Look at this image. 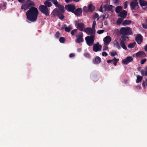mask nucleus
<instances>
[{
    "label": "nucleus",
    "instance_id": "obj_53",
    "mask_svg": "<svg viewBox=\"0 0 147 147\" xmlns=\"http://www.w3.org/2000/svg\"><path fill=\"white\" fill-rule=\"evenodd\" d=\"M99 15L97 13H96L94 15V17L95 18H97L98 17Z\"/></svg>",
    "mask_w": 147,
    "mask_h": 147
},
{
    "label": "nucleus",
    "instance_id": "obj_39",
    "mask_svg": "<svg viewBox=\"0 0 147 147\" xmlns=\"http://www.w3.org/2000/svg\"><path fill=\"white\" fill-rule=\"evenodd\" d=\"M113 63L114 65L115 66H116L117 62L119 61V59H117L115 57H114L113 59Z\"/></svg>",
    "mask_w": 147,
    "mask_h": 147
},
{
    "label": "nucleus",
    "instance_id": "obj_61",
    "mask_svg": "<svg viewBox=\"0 0 147 147\" xmlns=\"http://www.w3.org/2000/svg\"><path fill=\"white\" fill-rule=\"evenodd\" d=\"M108 49V47H105L103 49V50H107Z\"/></svg>",
    "mask_w": 147,
    "mask_h": 147
},
{
    "label": "nucleus",
    "instance_id": "obj_38",
    "mask_svg": "<svg viewBox=\"0 0 147 147\" xmlns=\"http://www.w3.org/2000/svg\"><path fill=\"white\" fill-rule=\"evenodd\" d=\"M59 41L61 43H64L65 41V39L63 37H61L59 38Z\"/></svg>",
    "mask_w": 147,
    "mask_h": 147
},
{
    "label": "nucleus",
    "instance_id": "obj_50",
    "mask_svg": "<svg viewBox=\"0 0 147 147\" xmlns=\"http://www.w3.org/2000/svg\"><path fill=\"white\" fill-rule=\"evenodd\" d=\"M117 53L116 52L113 51L111 53V55L112 57H114L116 55H117Z\"/></svg>",
    "mask_w": 147,
    "mask_h": 147
},
{
    "label": "nucleus",
    "instance_id": "obj_58",
    "mask_svg": "<svg viewBox=\"0 0 147 147\" xmlns=\"http://www.w3.org/2000/svg\"><path fill=\"white\" fill-rule=\"evenodd\" d=\"M72 0H65V1L67 3H69Z\"/></svg>",
    "mask_w": 147,
    "mask_h": 147
},
{
    "label": "nucleus",
    "instance_id": "obj_40",
    "mask_svg": "<svg viewBox=\"0 0 147 147\" xmlns=\"http://www.w3.org/2000/svg\"><path fill=\"white\" fill-rule=\"evenodd\" d=\"M84 56L88 58H90L91 57L90 55L88 53H85L84 54Z\"/></svg>",
    "mask_w": 147,
    "mask_h": 147
},
{
    "label": "nucleus",
    "instance_id": "obj_56",
    "mask_svg": "<svg viewBox=\"0 0 147 147\" xmlns=\"http://www.w3.org/2000/svg\"><path fill=\"white\" fill-rule=\"evenodd\" d=\"M99 11H100V12H102L103 11H102V6L100 7V8L99 9Z\"/></svg>",
    "mask_w": 147,
    "mask_h": 147
},
{
    "label": "nucleus",
    "instance_id": "obj_4",
    "mask_svg": "<svg viewBox=\"0 0 147 147\" xmlns=\"http://www.w3.org/2000/svg\"><path fill=\"white\" fill-rule=\"evenodd\" d=\"M38 9L41 12L44 14L46 16L49 15V9L45 5H40Z\"/></svg>",
    "mask_w": 147,
    "mask_h": 147
},
{
    "label": "nucleus",
    "instance_id": "obj_28",
    "mask_svg": "<svg viewBox=\"0 0 147 147\" xmlns=\"http://www.w3.org/2000/svg\"><path fill=\"white\" fill-rule=\"evenodd\" d=\"M29 8V6H28L27 3L21 6V9H24L26 10L28 9Z\"/></svg>",
    "mask_w": 147,
    "mask_h": 147
},
{
    "label": "nucleus",
    "instance_id": "obj_24",
    "mask_svg": "<svg viewBox=\"0 0 147 147\" xmlns=\"http://www.w3.org/2000/svg\"><path fill=\"white\" fill-rule=\"evenodd\" d=\"M121 40L120 42L125 43L126 40L128 39V37L126 36H121Z\"/></svg>",
    "mask_w": 147,
    "mask_h": 147
},
{
    "label": "nucleus",
    "instance_id": "obj_60",
    "mask_svg": "<svg viewBox=\"0 0 147 147\" xmlns=\"http://www.w3.org/2000/svg\"><path fill=\"white\" fill-rule=\"evenodd\" d=\"M144 49L146 51H147V44L144 47Z\"/></svg>",
    "mask_w": 147,
    "mask_h": 147
},
{
    "label": "nucleus",
    "instance_id": "obj_36",
    "mask_svg": "<svg viewBox=\"0 0 147 147\" xmlns=\"http://www.w3.org/2000/svg\"><path fill=\"white\" fill-rule=\"evenodd\" d=\"M59 18L61 20H62L64 18V16L63 14L61 13H60L59 14L58 16Z\"/></svg>",
    "mask_w": 147,
    "mask_h": 147
},
{
    "label": "nucleus",
    "instance_id": "obj_57",
    "mask_svg": "<svg viewBox=\"0 0 147 147\" xmlns=\"http://www.w3.org/2000/svg\"><path fill=\"white\" fill-rule=\"evenodd\" d=\"M3 6L4 7H5L7 5V3L6 2H3Z\"/></svg>",
    "mask_w": 147,
    "mask_h": 147
},
{
    "label": "nucleus",
    "instance_id": "obj_34",
    "mask_svg": "<svg viewBox=\"0 0 147 147\" xmlns=\"http://www.w3.org/2000/svg\"><path fill=\"white\" fill-rule=\"evenodd\" d=\"M120 44L121 47L123 49L126 50H127V48L125 45V43L120 42Z\"/></svg>",
    "mask_w": 147,
    "mask_h": 147
},
{
    "label": "nucleus",
    "instance_id": "obj_18",
    "mask_svg": "<svg viewBox=\"0 0 147 147\" xmlns=\"http://www.w3.org/2000/svg\"><path fill=\"white\" fill-rule=\"evenodd\" d=\"M51 1L52 2V0H46L44 3L45 6L47 7H49L52 5L50 1Z\"/></svg>",
    "mask_w": 147,
    "mask_h": 147
},
{
    "label": "nucleus",
    "instance_id": "obj_20",
    "mask_svg": "<svg viewBox=\"0 0 147 147\" xmlns=\"http://www.w3.org/2000/svg\"><path fill=\"white\" fill-rule=\"evenodd\" d=\"M88 11H89L92 12L95 9V7L92 4H89L88 5Z\"/></svg>",
    "mask_w": 147,
    "mask_h": 147
},
{
    "label": "nucleus",
    "instance_id": "obj_12",
    "mask_svg": "<svg viewBox=\"0 0 147 147\" xmlns=\"http://www.w3.org/2000/svg\"><path fill=\"white\" fill-rule=\"evenodd\" d=\"M136 40L138 44H140L142 42V37L140 34H138L136 37Z\"/></svg>",
    "mask_w": 147,
    "mask_h": 147
},
{
    "label": "nucleus",
    "instance_id": "obj_3",
    "mask_svg": "<svg viewBox=\"0 0 147 147\" xmlns=\"http://www.w3.org/2000/svg\"><path fill=\"white\" fill-rule=\"evenodd\" d=\"M120 32L123 35H129L131 34V31L129 27H123L121 28Z\"/></svg>",
    "mask_w": 147,
    "mask_h": 147
},
{
    "label": "nucleus",
    "instance_id": "obj_33",
    "mask_svg": "<svg viewBox=\"0 0 147 147\" xmlns=\"http://www.w3.org/2000/svg\"><path fill=\"white\" fill-rule=\"evenodd\" d=\"M72 29V27L71 26H69V27H65V31L67 32H70L71 30Z\"/></svg>",
    "mask_w": 147,
    "mask_h": 147
},
{
    "label": "nucleus",
    "instance_id": "obj_45",
    "mask_svg": "<svg viewBox=\"0 0 147 147\" xmlns=\"http://www.w3.org/2000/svg\"><path fill=\"white\" fill-rule=\"evenodd\" d=\"M27 4L28 6H29V7L31 6H34L35 5L34 2L32 1H31L30 3H27Z\"/></svg>",
    "mask_w": 147,
    "mask_h": 147
},
{
    "label": "nucleus",
    "instance_id": "obj_47",
    "mask_svg": "<svg viewBox=\"0 0 147 147\" xmlns=\"http://www.w3.org/2000/svg\"><path fill=\"white\" fill-rule=\"evenodd\" d=\"M83 11L85 12H87L89 11L88 7H87L86 6H84L83 8Z\"/></svg>",
    "mask_w": 147,
    "mask_h": 147
},
{
    "label": "nucleus",
    "instance_id": "obj_29",
    "mask_svg": "<svg viewBox=\"0 0 147 147\" xmlns=\"http://www.w3.org/2000/svg\"><path fill=\"white\" fill-rule=\"evenodd\" d=\"M136 44L135 42H133L129 44L128 45V47L129 48H133L135 46Z\"/></svg>",
    "mask_w": 147,
    "mask_h": 147
},
{
    "label": "nucleus",
    "instance_id": "obj_26",
    "mask_svg": "<svg viewBox=\"0 0 147 147\" xmlns=\"http://www.w3.org/2000/svg\"><path fill=\"white\" fill-rule=\"evenodd\" d=\"M114 46H116V47L119 49H121V47L120 46L119 42L117 40H115L114 43Z\"/></svg>",
    "mask_w": 147,
    "mask_h": 147
},
{
    "label": "nucleus",
    "instance_id": "obj_23",
    "mask_svg": "<svg viewBox=\"0 0 147 147\" xmlns=\"http://www.w3.org/2000/svg\"><path fill=\"white\" fill-rule=\"evenodd\" d=\"M52 2L53 3V4L57 7H59L60 5V3L58 2L57 0H52Z\"/></svg>",
    "mask_w": 147,
    "mask_h": 147
},
{
    "label": "nucleus",
    "instance_id": "obj_25",
    "mask_svg": "<svg viewBox=\"0 0 147 147\" xmlns=\"http://www.w3.org/2000/svg\"><path fill=\"white\" fill-rule=\"evenodd\" d=\"M145 70H142L141 71V73L142 76H147V67L145 68Z\"/></svg>",
    "mask_w": 147,
    "mask_h": 147
},
{
    "label": "nucleus",
    "instance_id": "obj_59",
    "mask_svg": "<svg viewBox=\"0 0 147 147\" xmlns=\"http://www.w3.org/2000/svg\"><path fill=\"white\" fill-rule=\"evenodd\" d=\"M18 1L20 3H23L25 0H18Z\"/></svg>",
    "mask_w": 147,
    "mask_h": 147
},
{
    "label": "nucleus",
    "instance_id": "obj_17",
    "mask_svg": "<svg viewBox=\"0 0 147 147\" xmlns=\"http://www.w3.org/2000/svg\"><path fill=\"white\" fill-rule=\"evenodd\" d=\"M84 27V24L82 23H78L77 28L81 31H83Z\"/></svg>",
    "mask_w": 147,
    "mask_h": 147
},
{
    "label": "nucleus",
    "instance_id": "obj_14",
    "mask_svg": "<svg viewBox=\"0 0 147 147\" xmlns=\"http://www.w3.org/2000/svg\"><path fill=\"white\" fill-rule=\"evenodd\" d=\"M101 61V58L98 56H96L95 57L94 59L93 60V63L95 64H99Z\"/></svg>",
    "mask_w": 147,
    "mask_h": 147
},
{
    "label": "nucleus",
    "instance_id": "obj_49",
    "mask_svg": "<svg viewBox=\"0 0 147 147\" xmlns=\"http://www.w3.org/2000/svg\"><path fill=\"white\" fill-rule=\"evenodd\" d=\"M104 32V30H99L98 31L97 33L99 34H100Z\"/></svg>",
    "mask_w": 147,
    "mask_h": 147
},
{
    "label": "nucleus",
    "instance_id": "obj_46",
    "mask_svg": "<svg viewBox=\"0 0 147 147\" xmlns=\"http://www.w3.org/2000/svg\"><path fill=\"white\" fill-rule=\"evenodd\" d=\"M146 61L147 59H145L142 60L140 62L141 64V65L143 64Z\"/></svg>",
    "mask_w": 147,
    "mask_h": 147
},
{
    "label": "nucleus",
    "instance_id": "obj_5",
    "mask_svg": "<svg viewBox=\"0 0 147 147\" xmlns=\"http://www.w3.org/2000/svg\"><path fill=\"white\" fill-rule=\"evenodd\" d=\"M130 5L131 9L132 10L135 9V8L137 7H139L138 3L137 0L132 1L131 2Z\"/></svg>",
    "mask_w": 147,
    "mask_h": 147
},
{
    "label": "nucleus",
    "instance_id": "obj_37",
    "mask_svg": "<svg viewBox=\"0 0 147 147\" xmlns=\"http://www.w3.org/2000/svg\"><path fill=\"white\" fill-rule=\"evenodd\" d=\"M123 19L121 18H118L117 21V24L119 25H120L123 21Z\"/></svg>",
    "mask_w": 147,
    "mask_h": 147
},
{
    "label": "nucleus",
    "instance_id": "obj_30",
    "mask_svg": "<svg viewBox=\"0 0 147 147\" xmlns=\"http://www.w3.org/2000/svg\"><path fill=\"white\" fill-rule=\"evenodd\" d=\"M84 41L83 38H79L76 39L75 41L76 43H80L81 42H82Z\"/></svg>",
    "mask_w": 147,
    "mask_h": 147
},
{
    "label": "nucleus",
    "instance_id": "obj_27",
    "mask_svg": "<svg viewBox=\"0 0 147 147\" xmlns=\"http://www.w3.org/2000/svg\"><path fill=\"white\" fill-rule=\"evenodd\" d=\"M131 21L130 20H125L122 23V25L125 26V25H129L131 24Z\"/></svg>",
    "mask_w": 147,
    "mask_h": 147
},
{
    "label": "nucleus",
    "instance_id": "obj_63",
    "mask_svg": "<svg viewBox=\"0 0 147 147\" xmlns=\"http://www.w3.org/2000/svg\"><path fill=\"white\" fill-rule=\"evenodd\" d=\"M80 0H73V1H74L76 2H78Z\"/></svg>",
    "mask_w": 147,
    "mask_h": 147
},
{
    "label": "nucleus",
    "instance_id": "obj_19",
    "mask_svg": "<svg viewBox=\"0 0 147 147\" xmlns=\"http://www.w3.org/2000/svg\"><path fill=\"white\" fill-rule=\"evenodd\" d=\"M60 12L56 8L54 9L52 13V15H53V17H54L56 16H58Z\"/></svg>",
    "mask_w": 147,
    "mask_h": 147
},
{
    "label": "nucleus",
    "instance_id": "obj_62",
    "mask_svg": "<svg viewBox=\"0 0 147 147\" xmlns=\"http://www.w3.org/2000/svg\"><path fill=\"white\" fill-rule=\"evenodd\" d=\"M77 51L78 52H80L81 51V49L80 48H78L77 49Z\"/></svg>",
    "mask_w": 147,
    "mask_h": 147
},
{
    "label": "nucleus",
    "instance_id": "obj_13",
    "mask_svg": "<svg viewBox=\"0 0 147 147\" xmlns=\"http://www.w3.org/2000/svg\"><path fill=\"white\" fill-rule=\"evenodd\" d=\"M136 56L137 57H144L146 56V54L144 52L140 51L136 54Z\"/></svg>",
    "mask_w": 147,
    "mask_h": 147
},
{
    "label": "nucleus",
    "instance_id": "obj_16",
    "mask_svg": "<svg viewBox=\"0 0 147 147\" xmlns=\"http://www.w3.org/2000/svg\"><path fill=\"white\" fill-rule=\"evenodd\" d=\"M127 15V11L126 10H123L119 13L118 16L123 18H125L126 17Z\"/></svg>",
    "mask_w": 147,
    "mask_h": 147
},
{
    "label": "nucleus",
    "instance_id": "obj_31",
    "mask_svg": "<svg viewBox=\"0 0 147 147\" xmlns=\"http://www.w3.org/2000/svg\"><path fill=\"white\" fill-rule=\"evenodd\" d=\"M83 36V34L81 32H80L78 34H76V36L77 38H82Z\"/></svg>",
    "mask_w": 147,
    "mask_h": 147
},
{
    "label": "nucleus",
    "instance_id": "obj_7",
    "mask_svg": "<svg viewBox=\"0 0 147 147\" xmlns=\"http://www.w3.org/2000/svg\"><path fill=\"white\" fill-rule=\"evenodd\" d=\"M65 8L68 11L73 13L76 8L75 6L74 5L69 4L66 5Z\"/></svg>",
    "mask_w": 147,
    "mask_h": 147
},
{
    "label": "nucleus",
    "instance_id": "obj_8",
    "mask_svg": "<svg viewBox=\"0 0 147 147\" xmlns=\"http://www.w3.org/2000/svg\"><path fill=\"white\" fill-rule=\"evenodd\" d=\"M84 31L88 35H94L95 36V30L92 28H87L84 30Z\"/></svg>",
    "mask_w": 147,
    "mask_h": 147
},
{
    "label": "nucleus",
    "instance_id": "obj_6",
    "mask_svg": "<svg viewBox=\"0 0 147 147\" xmlns=\"http://www.w3.org/2000/svg\"><path fill=\"white\" fill-rule=\"evenodd\" d=\"M102 46L98 42L93 45V50L94 52H97L101 50Z\"/></svg>",
    "mask_w": 147,
    "mask_h": 147
},
{
    "label": "nucleus",
    "instance_id": "obj_15",
    "mask_svg": "<svg viewBox=\"0 0 147 147\" xmlns=\"http://www.w3.org/2000/svg\"><path fill=\"white\" fill-rule=\"evenodd\" d=\"M111 37L109 36H106L103 39V41L105 44L108 45L111 42Z\"/></svg>",
    "mask_w": 147,
    "mask_h": 147
},
{
    "label": "nucleus",
    "instance_id": "obj_54",
    "mask_svg": "<svg viewBox=\"0 0 147 147\" xmlns=\"http://www.w3.org/2000/svg\"><path fill=\"white\" fill-rule=\"evenodd\" d=\"M107 62L108 63H111V62H113V59L112 60H109L107 61Z\"/></svg>",
    "mask_w": 147,
    "mask_h": 147
},
{
    "label": "nucleus",
    "instance_id": "obj_35",
    "mask_svg": "<svg viewBox=\"0 0 147 147\" xmlns=\"http://www.w3.org/2000/svg\"><path fill=\"white\" fill-rule=\"evenodd\" d=\"M142 77L139 75L137 76V79L136 80V82L138 83L140 82L142 79Z\"/></svg>",
    "mask_w": 147,
    "mask_h": 147
},
{
    "label": "nucleus",
    "instance_id": "obj_2",
    "mask_svg": "<svg viewBox=\"0 0 147 147\" xmlns=\"http://www.w3.org/2000/svg\"><path fill=\"white\" fill-rule=\"evenodd\" d=\"M95 36L91 35L88 36L85 38L87 44L89 46H91L93 44Z\"/></svg>",
    "mask_w": 147,
    "mask_h": 147
},
{
    "label": "nucleus",
    "instance_id": "obj_51",
    "mask_svg": "<svg viewBox=\"0 0 147 147\" xmlns=\"http://www.w3.org/2000/svg\"><path fill=\"white\" fill-rule=\"evenodd\" d=\"M128 2L127 1H125L124 3V8L125 9H126L127 7V4Z\"/></svg>",
    "mask_w": 147,
    "mask_h": 147
},
{
    "label": "nucleus",
    "instance_id": "obj_42",
    "mask_svg": "<svg viewBox=\"0 0 147 147\" xmlns=\"http://www.w3.org/2000/svg\"><path fill=\"white\" fill-rule=\"evenodd\" d=\"M77 29H75L73 30L71 32V34L73 36L77 32Z\"/></svg>",
    "mask_w": 147,
    "mask_h": 147
},
{
    "label": "nucleus",
    "instance_id": "obj_10",
    "mask_svg": "<svg viewBox=\"0 0 147 147\" xmlns=\"http://www.w3.org/2000/svg\"><path fill=\"white\" fill-rule=\"evenodd\" d=\"M104 7L105 8V11H110L111 12H113V8L114 7V6L112 5H104Z\"/></svg>",
    "mask_w": 147,
    "mask_h": 147
},
{
    "label": "nucleus",
    "instance_id": "obj_48",
    "mask_svg": "<svg viewBox=\"0 0 147 147\" xmlns=\"http://www.w3.org/2000/svg\"><path fill=\"white\" fill-rule=\"evenodd\" d=\"M142 26L144 28L147 29V24L146 23L143 24L142 25Z\"/></svg>",
    "mask_w": 147,
    "mask_h": 147
},
{
    "label": "nucleus",
    "instance_id": "obj_64",
    "mask_svg": "<svg viewBox=\"0 0 147 147\" xmlns=\"http://www.w3.org/2000/svg\"><path fill=\"white\" fill-rule=\"evenodd\" d=\"M102 17L103 18V19H105V16L104 15H102Z\"/></svg>",
    "mask_w": 147,
    "mask_h": 147
},
{
    "label": "nucleus",
    "instance_id": "obj_11",
    "mask_svg": "<svg viewBox=\"0 0 147 147\" xmlns=\"http://www.w3.org/2000/svg\"><path fill=\"white\" fill-rule=\"evenodd\" d=\"M74 14L77 16H80L82 15V9L81 8H79L77 9L75 11H74Z\"/></svg>",
    "mask_w": 147,
    "mask_h": 147
},
{
    "label": "nucleus",
    "instance_id": "obj_43",
    "mask_svg": "<svg viewBox=\"0 0 147 147\" xmlns=\"http://www.w3.org/2000/svg\"><path fill=\"white\" fill-rule=\"evenodd\" d=\"M60 33L59 32H57L55 35V36L57 38H58L60 36Z\"/></svg>",
    "mask_w": 147,
    "mask_h": 147
},
{
    "label": "nucleus",
    "instance_id": "obj_9",
    "mask_svg": "<svg viewBox=\"0 0 147 147\" xmlns=\"http://www.w3.org/2000/svg\"><path fill=\"white\" fill-rule=\"evenodd\" d=\"M133 61V58L131 56H129L124 59L122 61L124 64L127 65L129 63L132 62Z\"/></svg>",
    "mask_w": 147,
    "mask_h": 147
},
{
    "label": "nucleus",
    "instance_id": "obj_1",
    "mask_svg": "<svg viewBox=\"0 0 147 147\" xmlns=\"http://www.w3.org/2000/svg\"><path fill=\"white\" fill-rule=\"evenodd\" d=\"M38 11L35 7H31L26 13L27 20L31 22H35L37 20Z\"/></svg>",
    "mask_w": 147,
    "mask_h": 147
},
{
    "label": "nucleus",
    "instance_id": "obj_44",
    "mask_svg": "<svg viewBox=\"0 0 147 147\" xmlns=\"http://www.w3.org/2000/svg\"><path fill=\"white\" fill-rule=\"evenodd\" d=\"M96 25V22L95 21H93L92 25V28L95 30V26Z\"/></svg>",
    "mask_w": 147,
    "mask_h": 147
},
{
    "label": "nucleus",
    "instance_id": "obj_52",
    "mask_svg": "<svg viewBox=\"0 0 147 147\" xmlns=\"http://www.w3.org/2000/svg\"><path fill=\"white\" fill-rule=\"evenodd\" d=\"M108 54L106 52L103 51L102 53V55L103 56H105L106 57L108 56Z\"/></svg>",
    "mask_w": 147,
    "mask_h": 147
},
{
    "label": "nucleus",
    "instance_id": "obj_22",
    "mask_svg": "<svg viewBox=\"0 0 147 147\" xmlns=\"http://www.w3.org/2000/svg\"><path fill=\"white\" fill-rule=\"evenodd\" d=\"M122 9V7L120 6H119L115 8V11L117 13H120Z\"/></svg>",
    "mask_w": 147,
    "mask_h": 147
},
{
    "label": "nucleus",
    "instance_id": "obj_32",
    "mask_svg": "<svg viewBox=\"0 0 147 147\" xmlns=\"http://www.w3.org/2000/svg\"><path fill=\"white\" fill-rule=\"evenodd\" d=\"M59 8V10L62 13H64L65 11L64 6L61 5H60L58 7Z\"/></svg>",
    "mask_w": 147,
    "mask_h": 147
},
{
    "label": "nucleus",
    "instance_id": "obj_41",
    "mask_svg": "<svg viewBox=\"0 0 147 147\" xmlns=\"http://www.w3.org/2000/svg\"><path fill=\"white\" fill-rule=\"evenodd\" d=\"M142 85L144 87H145L146 85V86L147 87V78L146 79L145 81H144L143 82Z\"/></svg>",
    "mask_w": 147,
    "mask_h": 147
},
{
    "label": "nucleus",
    "instance_id": "obj_55",
    "mask_svg": "<svg viewBox=\"0 0 147 147\" xmlns=\"http://www.w3.org/2000/svg\"><path fill=\"white\" fill-rule=\"evenodd\" d=\"M69 56L70 57H72L75 56V54L74 53H71L70 54Z\"/></svg>",
    "mask_w": 147,
    "mask_h": 147
},
{
    "label": "nucleus",
    "instance_id": "obj_21",
    "mask_svg": "<svg viewBox=\"0 0 147 147\" xmlns=\"http://www.w3.org/2000/svg\"><path fill=\"white\" fill-rule=\"evenodd\" d=\"M139 1L140 5L141 7L147 5V2L146 1L144 0H140Z\"/></svg>",
    "mask_w": 147,
    "mask_h": 147
}]
</instances>
